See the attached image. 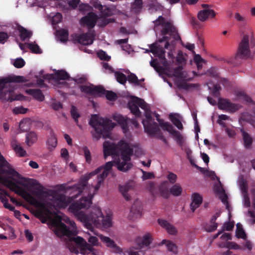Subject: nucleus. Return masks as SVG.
I'll return each mask as SVG.
<instances>
[{
    "mask_svg": "<svg viewBox=\"0 0 255 255\" xmlns=\"http://www.w3.org/2000/svg\"><path fill=\"white\" fill-rule=\"evenodd\" d=\"M133 102L134 103L138 105V107H140L142 109L144 110V111L150 109L149 106L143 100L137 97H133Z\"/></svg>",
    "mask_w": 255,
    "mask_h": 255,
    "instance_id": "38",
    "label": "nucleus"
},
{
    "mask_svg": "<svg viewBox=\"0 0 255 255\" xmlns=\"http://www.w3.org/2000/svg\"><path fill=\"white\" fill-rule=\"evenodd\" d=\"M89 244L93 246H98V239L95 236H90L88 239Z\"/></svg>",
    "mask_w": 255,
    "mask_h": 255,
    "instance_id": "61",
    "label": "nucleus"
},
{
    "mask_svg": "<svg viewBox=\"0 0 255 255\" xmlns=\"http://www.w3.org/2000/svg\"><path fill=\"white\" fill-rule=\"evenodd\" d=\"M37 140V135L36 132L34 131H30L26 133V142L28 146H30Z\"/></svg>",
    "mask_w": 255,
    "mask_h": 255,
    "instance_id": "33",
    "label": "nucleus"
},
{
    "mask_svg": "<svg viewBox=\"0 0 255 255\" xmlns=\"http://www.w3.org/2000/svg\"><path fill=\"white\" fill-rule=\"evenodd\" d=\"M98 56L99 58L101 60H105V61H109L111 59V57L109 56L106 52L104 51L103 50H100L98 52Z\"/></svg>",
    "mask_w": 255,
    "mask_h": 255,
    "instance_id": "54",
    "label": "nucleus"
},
{
    "mask_svg": "<svg viewBox=\"0 0 255 255\" xmlns=\"http://www.w3.org/2000/svg\"><path fill=\"white\" fill-rule=\"evenodd\" d=\"M128 83L132 84L135 86H139V80L137 77L134 73H131L128 70Z\"/></svg>",
    "mask_w": 255,
    "mask_h": 255,
    "instance_id": "44",
    "label": "nucleus"
},
{
    "mask_svg": "<svg viewBox=\"0 0 255 255\" xmlns=\"http://www.w3.org/2000/svg\"><path fill=\"white\" fill-rule=\"evenodd\" d=\"M153 53L155 56H157L159 59L161 63L165 67V69L168 71L171 72L170 65L165 58V51L162 47L154 43L150 46V50H147Z\"/></svg>",
    "mask_w": 255,
    "mask_h": 255,
    "instance_id": "9",
    "label": "nucleus"
},
{
    "mask_svg": "<svg viewBox=\"0 0 255 255\" xmlns=\"http://www.w3.org/2000/svg\"><path fill=\"white\" fill-rule=\"evenodd\" d=\"M56 36L61 42H66L68 38V31L65 29H61L57 31Z\"/></svg>",
    "mask_w": 255,
    "mask_h": 255,
    "instance_id": "35",
    "label": "nucleus"
},
{
    "mask_svg": "<svg viewBox=\"0 0 255 255\" xmlns=\"http://www.w3.org/2000/svg\"><path fill=\"white\" fill-rule=\"evenodd\" d=\"M155 126L151 128L146 127L145 128V132L150 136H156L160 140L164 139L165 137L163 136L162 132L159 128L157 123L154 124Z\"/></svg>",
    "mask_w": 255,
    "mask_h": 255,
    "instance_id": "20",
    "label": "nucleus"
},
{
    "mask_svg": "<svg viewBox=\"0 0 255 255\" xmlns=\"http://www.w3.org/2000/svg\"><path fill=\"white\" fill-rule=\"evenodd\" d=\"M25 62L22 58H16L13 62V66L17 68H21L25 65Z\"/></svg>",
    "mask_w": 255,
    "mask_h": 255,
    "instance_id": "53",
    "label": "nucleus"
},
{
    "mask_svg": "<svg viewBox=\"0 0 255 255\" xmlns=\"http://www.w3.org/2000/svg\"><path fill=\"white\" fill-rule=\"evenodd\" d=\"M25 92L38 101H43L44 100V96L40 89H29L26 90Z\"/></svg>",
    "mask_w": 255,
    "mask_h": 255,
    "instance_id": "27",
    "label": "nucleus"
},
{
    "mask_svg": "<svg viewBox=\"0 0 255 255\" xmlns=\"http://www.w3.org/2000/svg\"><path fill=\"white\" fill-rule=\"evenodd\" d=\"M176 62L178 64H182L186 62V59L184 57L183 53L181 51H179L178 53V55L176 57Z\"/></svg>",
    "mask_w": 255,
    "mask_h": 255,
    "instance_id": "57",
    "label": "nucleus"
},
{
    "mask_svg": "<svg viewBox=\"0 0 255 255\" xmlns=\"http://www.w3.org/2000/svg\"><path fill=\"white\" fill-rule=\"evenodd\" d=\"M156 120L159 126L164 130L169 132L171 135L175 138L177 143L181 146L183 144V137L180 133L173 128V127L168 122H164L162 119H159V115L155 114Z\"/></svg>",
    "mask_w": 255,
    "mask_h": 255,
    "instance_id": "7",
    "label": "nucleus"
},
{
    "mask_svg": "<svg viewBox=\"0 0 255 255\" xmlns=\"http://www.w3.org/2000/svg\"><path fill=\"white\" fill-rule=\"evenodd\" d=\"M9 36L5 32H0V43H4L8 38Z\"/></svg>",
    "mask_w": 255,
    "mask_h": 255,
    "instance_id": "64",
    "label": "nucleus"
},
{
    "mask_svg": "<svg viewBox=\"0 0 255 255\" xmlns=\"http://www.w3.org/2000/svg\"><path fill=\"white\" fill-rule=\"evenodd\" d=\"M201 6L204 9L199 11L197 15L198 18L201 21H206L209 17L214 18L216 16V13L215 11L210 8L211 7L210 5L202 4Z\"/></svg>",
    "mask_w": 255,
    "mask_h": 255,
    "instance_id": "14",
    "label": "nucleus"
},
{
    "mask_svg": "<svg viewBox=\"0 0 255 255\" xmlns=\"http://www.w3.org/2000/svg\"><path fill=\"white\" fill-rule=\"evenodd\" d=\"M79 183L77 184H76L71 187V188L73 189L75 191L77 192V194L76 195H73L71 197H67L64 194H59L55 191L52 192L51 195L57 201L60 207L63 208H66L72 202L73 200L77 198L78 194H81L85 188L82 190L81 192H78L77 189L75 187Z\"/></svg>",
    "mask_w": 255,
    "mask_h": 255,
    "instance_id": "8",
    "label": "nucleus"
},
{
    "mask_svg": "<svg viewBox=\"0 0 255 255\" xmlns=\"http://www.w3.org/2000/svg\"><path fill=\"white\" fill-rule=\"evenodd\" d=\"M167 178L171 183L174 184L176 181L177 176L175 174L169 172L167 175Z\"/></svg>",
    "mask_w": 255,
    "mask_h": 255,
    "instance_id": "62",
    "label": "nucleus"
},
{
    "mask_svg": "<svg viewBox=\"0 0 255 255\" xmlns=\"http://www.w3.org/2000/svg\"><path fill=\"white\" fill-rule=\"evenodd\" d=\"M179 116V115L178 114H170L169 116V118L175 126L179 129L182 130L183 128V127L180 120L177 117Z\"/></svg>",
    "mask_w": 255,
    "mask_h": 255,
    "instance_id": "34",
    "label": "nucleus"
},
{
    "mask_svg": "<svg viewBox=\"0 0 255 255\" xmlns=\"http://www.w3.org/2000/svg\"><path fill=\"white\" fill-rule=\"evenodd\" d=\"M10 164L5 160L4 157L0 153V167H7L9 168Z\"/></svg>",
    "mask_w": 255,
    "mask_h": 255,
    "instance_id": "60",
    "label": "nucleus"
},
{
    "mask_svg": "<svg viewBox=\"0 0 255 255\" xmlns=\"http://www.w3.org/2000/svg\"><path fill=\"white\" fill-rule=\"evenodd\" d=\"M142 210L143 208L141 201L136 199L134 201L130 208L128 216L133 220L138 219L141 216Z\"/></svg>",
    "mask_w": 255,
    "mask_h": 255,
    "instance_id": "13",
    "label": "nucleus"
},
{
    "mask_svg": "<svg viewBox=\"0 0 255 255\" xmlns=\"http://www.w3.org/2000/svg\"><path fill=\"white\" fill-rule=\"evenodd\" d=\"M143 7L142 0H134L131 3L130 11L135 14L139 13Z\"/></svg>",
    "mask_w": 255,
    "mask_h": 255,
    "instance_id": "30",
    "label": "nucleus"
},
{
    "mask_svg": "<svg viewBox=\"0 0 255 255\" xmlns=\"http://www.w3.org/2000/svg\"><path fill=\"white\" fill-rule=\"evenodd\" d=\"M105 96L106 99L109 101L115 102L118 99L117 94L112 91L106 90Z\"/></svg>",
    "mask_w": 255,
    "mask_h": 255,
    "instance_id": "47",
    "label": "nucleus"
},
{
    "mask_svg": "<svg viewBox=\"0 0 255 255\" xmlns=\"http://www.w3.org/2000/svg\"><path fill=\"white\" fill-rule=\"evenodd\" d=\"M12 147L13 150L19 155L20 157H23L26 155V153L25 150H24V149L20 145L13 143Z\"/></svg>",
    "mask_w": 255,
    "mask_h": 255,
    "instance_id": "46",
    "label": "nucleus"
},
{
    "mask_svg": "<svg viewBox=\"0 0 255 255\" xmlns=\"http://www.w3.org/2000/svg\"><path fill=\"white\" fill-rule=\"evenodd\" d=\"M237 229L236 232V236L238 239H246V234L244 230L242 225L240 223H237L236 225Z\"/></svg>",
    "mask_w": 255,
    "mask_h": 255,
    "instance_id": "41",
    "label": "nucleus"
},
{
    "mask_svg": "<svg viewBox=\"0 0 255 255\" xmlns=\"http://www.w3.org/2000/svg\"><path fill=\"white\" fill-rule=\"evenodd\" d=\"M119 191L125 200L128 201V183H126L124 185H120Z\"/></svg>",
    "mask_w": 255,
    "mask_h": 255,
    "instance_id": "52",
    "label": "nucleus"
},
{
    "mask_svg": "<svg viewBox=\"0 0 255 255\" xmlns=\"http://www.w3.org/2000/svg\"><path fill=\"white\" fill-rule=\"evenodd\" d=\"M2 184L8 188L12 191L21 196L25 199L29 201H35V198L27 192L24 188L17 185L12 181L14 180L13 178H1Z\"/></svg>",
    "mask_w": 255,
    "mask_h": 255,
    "instance_id": "6",
    "label": "nucleus"
},
{
    "mask_svg": "<svg viewBox=\"0 0 255 255\" xmlns=\"http://www.w3.org/2000/svg\"><path fill=\"white\" fill-rule=\"evenodd\" d=\"M113 119L118 123L122 128L124 133L126 134L128 132V119L125 118L119 114H114Z\"/></svg>",
    "mask_w": 255,
    "mask_h": 255,
    "instance_id": "21",
    "label": "nucleus"
},
{
    "mask_svg": "<svg viewBox=\"0 0 255 255\" xmlns=\"http://www.w3.org/2000/svg\"><path fill=\"white\" fill-rule=\"evenodd\" d=\"M158 223L162 227L165 228L169 234L174 235L177 234V231L175 227L167 221L162 219H158Z\"/></svg>",
    "mask_w": 255,
    "mask_h": 255,
    "instance_id": "25",
    "label": "nucleus"
},
{
    "mask_svg": "<svg viewBox=\"0 0 255 255\" xmlns=\"http://www.w3.org/2000/svg\"><path fill=\"white\" fill-rule=\"evenodd\" d=\"M133 97L128 95V98L131 99L128 101V109L130 110L131 113L134 115L136 117H139L141 116V113L139 110L138 106L133 102Z\"/></svg>",
    "mask_w": 255,
    "mask_h": 255,
    "instance_id": "28",
    "label": "nucleus"
},
{
    "mask_svg": "<svg viewBox=\"0 0 255 255\" xmlns=\"http://www.w3.org/2000/svg\"><path fill=\"white\" fill-rule=\"evenodd\" d=\"M27 111H28L27 109L24 108L23 107H15L13 109V113L16 115L19 114H25Z\"/></svg>",
    "mask_w": 255,
    "mask_h": 255,
    "instance_id": "58",
    "label": "nucleus"
},
{
    "mask_svg": "<svg viewBox=\"0 0 255 255\" xmlns=\"http://www.w3.org/2000/svg\"><path fill=\"white\" fill-rule=\"evenodd\" d=\"M183 68L182 66H178L173 69L172 76L173 77L181 79L183 81H190L192 80V78H188L186 74L183 71Z\"/></svg>",
    "mask_w": 255,
    "mask_h": 255,
    "instance_id": "23",
    "label": "nucleus"
},
{
    "mask_svg": "<svg viewBox=\"0 0 255 255\" xmlns=\"http://www.w3.org/2000/svg\"><path fill=\"white\" fill-rule=\"evenodd\" d=\"M57 143L56 137L53 131H51L50 136L48 137L46 144L48 148L51 150L56 147Z\"/></svg>",
    "mask_w": 255,
    "mask_h": 255,
    "instance_id": "32",
    "label": "nucleus"
},
{
    "mask_svg": "<svg viewBox=\"0 0 255 255\" xmlns=\"http://www.w3.org/2000/svg\"><path fill=\"white\" fill-rule=\"evenodd\" d=\"M221 90V87L219 84H215L213 87L212 95L216 97L220 96V91Z\"/></svg>",
    "mask_w": 255,
    "mask_h": 255,
    "instance_id": "56",
    "label": "nucleus"
},
{
    "mask_svg": "<svg viewBox=\"0 0 255 255\" xmlns=\"http://www.w3.org/2000/svg\"><path fill=\"white\" fill-rule=\"evenodd\" d=\"M153 239L150 233H146L142 237H138L136 238V242L139 249L144 248H149V246L152 243Z\"/></svg>",
    "mask_w": 255,
    "mask_h": 255,
    "instance_id": "18",
    "label": "nucleus"
},
{
    "mask_svg": "<svg viewBox=\"0 0 255 255\" xmlns=\"http://www.w3.org/2000/svg\"><path fill=\"white\" fill-rule=\"evenodd\" d=\"M71 114L72 117L74 119L75 122L78 123V119L80 117L76 108L74 106H72L71 110Z\"/></svg>",
    "mask_w": 255,
    "mask_h": 255,
    "instance_id": "59",
    "label": "nucleus"
},
{
    "mask_svg": "<svg viewBox=\"0 0 255 255\" xmlns=\"http://www.w3.org/2000/svg\"><path fill=\"white\" fill-rule=\"evenodd\" d=\"M53 79L56 80H65L69 79V75L64 70H58L51 75Z\"/></svg>",
    "mask_w": 255,
    "mask_h": 255,
    "instance_id": "31",
    "label": "nucleus"
},
{
    "mask_svg": "<svg viewBox=\"0 0 255 255\" xmlns=\"http://www.w3.org/2000/svg\"><path fill=\"white\" fill-rule=\"evenodd\" d=\"M218 106L219 109L230 113H235L241 107L239 104L233 103L228 99L222 98L219 99Z\"/></svg>",
    "mask_w": 255,
    "mask_h": 255,
    "instance_id": "12",
    "label": "nucleus"
},
{
    "mask_svg": "<svg viewBox=\"0 0 255 255\" xmlns=\"http://www.w3.org/2000/svg\"><path fill=\"white\" fill-rule=\"evenodd\" d=\"M27 45L28 48L32 52L36 54H40L42 53L41 49L37 44L29 43L27 44Z\"/></svg>",
    "mask_w": 255,
    "mask_h": 255,
    "instance_id": "48",
    "label": "nucleus"
},
{
    "mask_svg": "<svg viewBox=\"0 0 255 255\" xmlns=\"http://www.w3.org/2000/svg\"><path fill=\"white\" fill-rule=\"evenodd\" d=\"M95 34L94 32L85 33L81 34H76L75 40L83 45H88L92 44L94 40Z\"/></svg>",
    "mask_w": 255,
    "mask_h": 255,
    "instance_id": "16",
    "label": "nucleus"
},
{
    "mask_svg": "<svg viewBox=\"0 0 255 255\" xmlns=\"http://www.w3.org/2000/svg\"><path fill=\"white\" fill-rule=\"evenodd\" d=\"M217 224H213L210 223V224H206L204 226V228L207 232H212L217 229Z\"/></svg>",
    "mask_w": 255,
    "mask_h": 255,
    "instance_id": "55",
    "label": "nucleus"
},
{
    "mask_svg": "<svg viewBox=\"0 0 255 255\" xmlns=\"http://www.w3.org/2000/svg\"><path fill=\"white\" fill-rule=\"evenodd\" d=\"M73 241L80 248V253L83 255L89 253H91L93 255H98L97 251L92 246L87 243L83 238L78 236L74 238Z\"/></svg>",
    "mask_w": 255,
    "mask_h": 255,
    "instance_id": "10",
    "label": "nucleus"
},
{
    "mask_svg": "<svg viewBox=\"0 0 255 255\" xmlns=\"http://www.w3.org/2000/svg\"><path fill=\"white\" fill-rule=\"evenodd\" d=\"M155 26L161 25L162 29L161 30V34L163 36L162 38L158 40L159 42L166 41L164 48L167 49L169 45V37L166 35L170 33V35L174 41H181V38L178 33L177 29L170 22L165 21V18L161 15L159 16L157 19L154 21Z\"/></svg>",
    "mask_w": 255,
    "mask_h": 255,
    "instance_id": "5",
    "label": "nucleus"
},
{
    "mask_svg": "<svg viewBox=\"0 0 255 255\" xmlns=\"http://www.w3.org/2000/svg\"><path fill=\"white\" fill-rule=\"evenodd\" d=\"M182 188L179 184L176 183L170 189V193L174 196H179L181 194Z\"/></svg>",
    "mask_w": 255,
    "mask_h": 255,
    "instance_id": "40",
    "label": "nucleus"
},
{
    "mask_svg": "<svg viewBox=\"0 0 255 255\" xmlns=\"http://www.w3.org/2000/svg\"><path fill=\"white\" fill-rule=\"evenodd\" d=\"M100 237L101 241L105 244L108 248L111 249L112 252L119 254H121L123 252V249L118 246L115 242L109 237L103 235H101Z\"/></svg>",
    "mask_w": 255,
    "mask_h": 255,
    "instance_id": "17",
    "label": "nucleus"
},
{
    "mask_svg": "<svg viewBox=\"0 0 255 255\" xmlns=\"http://www.w3.org/2000/svg\"><path fill=\"white\" fill-rule=\"evenodd\" d=\"M144 116L145 117L146 119L143 120L142 121L144 130H145V128L146 127H148L149 128L154 127L155 126L154 124L156 123L154 121V119L152 118L150 109L144 111Z\"/></svg>",
    "mask_w": 255,
    "mask_h": 255,
    "instance_id": "22",
    "label": "nucleus"
},
{
    "mask_svg": "<svg viewBox=\"0 0 255 255\" xmlns=\"http://www.w3.org/2000/svg\"><path fill=\"white\" fill-rule=\"evenodd\" d=\"M17 30L19 33L20 39L22 41L30 38L32 35V32L31 31L27 30L20 25L17 26Z\"/></svg>",
    "mask_w": 255,
    "mask_h": 255,
    "instance_id": "29",
    "label": "nucleus"
},
{
    "mask_svg": "<svg viewBox=\"0 0 255 255\" xmlns=\"http://www.w3.org/2000/svg\"><path fill=\"white\" fill-rule=\"evenodd\" d=\"M82 149L84 152V156L86 159V161L89 164L91 163L92 158L90 151L89 150L88 148L86 146L83 147Z\"/></svg>",
    "mask_w": 255,
    "mask_h": 255,
    "instance_id": "51",
    "label": "nucleus"
},
{
    "mask_svg": "<svg viewBox=\"0 0 255 255\" xmlns=\"http://www.w3.org/2000/svg\"><path fill=\"white\" fill-rule=\"evenodd\" d=\"M202 197L198 193H194L192 195V202L190 204L191 210L192 212L198 208L202 203Z\"/></svg>",
    "mask_w": 255,
    "mask_h": 255,
    "instance_id": "24",
    "label": "nucleus"
},
{
    "mask_svg": "<svg viewBox=\"0 0 255 255\" xmlns=\"http://www.w3.org/2000/svg\"><path fill=\"white\" fill-rule=\"evenodd\" d=\"M147 188L153 198H155L158 193L155 191V184L153 182L149 181L147 183Z\"/></svg>",
    "mask_w": 255,
    "mask_h": 255,
    "instance_id": "49",
    "label": "nucleus"
},
{
    "mask_svg": "<svg viewBox=\"0 0 255 255\" xmlns=\"http://www.w3.org/2000/svg\"><path fill=\"white\" fill-rule=\"evenodd\" d=\"M93 195H88V197H83L80 200L74 201L68 208L69 211L83 224L87 229L93 230V225L97 228H109L112 226V215L110 213L105 217L101 210L98 207L92 209L89 215L85 214L82 209L89 208L92 204Z\"/></svg>",
    "mask_w": 255,
    "mask_h": 255,
    "instance_id": "2",
    "label": "nucleus"
},
{
    "mask_svg": "<svg viewBox=\"0 0 255 255\" xmlns=\"http://www.w3.org/2000/svg\"><path fill=\"white\" fill-rule=\"evenodd\" d=\"M207 76L215 78L218 79L219 78V73L218 72V69L212 67L209 69L205 73Z\"/></svg>",
    "mask_w": 255,
    "mask_h": 255,
    "instance_id": "43",
    "label": "nucleus"
},
{
    "mask_svg": "<svg viewBox=\"0 0 255 255\" xmlns=\"http://www.w3.org/2000/svg\"><path fill=\"white\" fill-rule=\"evenodd\" d=\"M129 139L130 135L128 134V141ZM142 154L143 151L138 144H132L128 142V161L130 160V156L134 155L136 157H140Z\"/></svg>",
    "mask_w": 255,
    "mask_h": 255,
    "instance_id": "19",
    "label": "nucleus"
},
{
    "mask_svg": "<svg viewBox=\"0 0 255 255\" xmlns=\"http://www.w3.org/2000/svg\"><path fill=\"white\" fill-rule=\"evenodd\" d=\"M114 73L116 80L119 83L121 84H124L126 83L127 77L124 74L117 71H116Z\"/></svg>",
    "mask_w": 255,
    "mask_h": 255,
    "instance_id": "45",
    "label": "nucleus"
},
{
    "mask_svg": "<svg viewBox=\"0 0 255 255\" xmlns=\"http://www.w3.org/2000/svg\"><path fill=\"white\" fill-rule=\"evenodd\" d=\"M244 145L246 148H249L253 143V139L250 135L243 129H241Z\"/></svg>",
    "mask_w": 255,
    "mask_h": 255,
    "instance_id": "37",
    "label": "nucleus"
},
{
    "mask_svg": "<svg viewBox=\"0 0 255 255\" xmlns=\"http://www.w3.org/2000/svg\"><path fill=\"white\" fill-rule=\"evenodd\" d=\"M106 90L101 85L95 86H93V92L92 96L98 97H103L105 96Z\"/></svg>",
    "mask_w": 255,
    "mask_h": 255,
    "instance_id": "36",
    "label": "nucleus"
},
{
    "mask_svg": "<svg viewBox=\"0 0 255 255\" xmlns=\"http://www.w3.org/2000/svg\"><path fill=\"white\" fill-rule=\"evenodd\" d=\"M250 55L249 36L245 35L240 43L236 58L247 59Z\"/></svg>",
    "mask_w": 255,
    "mask_h": 255,
    "instance_id": "11",
    "label": "nucleus"
},
{
    "mask_svg": "<svg viewBox=\"0 0 255 255\" xmlns=\"http://www.w3.org/2000/svg\"><path fill=\"white\" fill-rule=\"evenodd\" d=\"M103 151L105 158L108 156L112 155L114 158V160L107 162L104 165L97 168L95 171L82 176L80 179L79 184L75 186L79 193L81 192L82 190L86 188L88 181L92 176L98 174L102 171L101 173L97 175V182L94 186L95 191H98L101 184L104 182L105 179L109 175L114 163L117 165L119 170L122 171L128 170L127 142L121 140L117 144H115L110 141H105L103 143Z\"/></svg>",
    "mask_w": 255,
    "mask_h": 255,
    "instance_id": "1",
    "label": "nucleus"
},
{
    "mask_svg": "<svg viewBox=\"0 0 255 255\" xmlns=\"http://www.w3.org/2000/svg\"><path fill=\"white\" fill-rule=\"evenodd\" d=\"M26 81L24 77L14 75L0 79V98H4L8 101L23 100L25 97L21 94L13 96L14 89L11 86V83H21Z\"/></svg>",
    "mask_w": 255,
    "mask_h": 255,
    "instance_id": "3",
    "label": "nucleus"
},
{
    "mask_svg": "<svg viewBox=\"0 0 255 255\" xmlns=\"http://www.w3.org/2000/svg\"><path fill=\"white\" fill-rule=\"evenodd\" d=\"M62 15L60 13H57L52 18V22L54 24H57L61 21Z\"/></svg>",
    "mask_w": 255,
    "mask_h": 255,
    "instance_id": "63",
    "label": "nucleus"
},
{
    "mask_svg": "<svg viewBox=\"0 0 255 255\" xmlns=\"http://www.w3.org/2000/svg\"><path fill=\"white\" fill-rule=\"evenodd\" d=\"M162 244L166 245L167 249L169 252H172L175 254L177 253V247L173 243L169 241L163 240L162 241Z\"/></svg>",
    "mask_w": 255,
    "mask_h": 255,
    "instance_id": "39",
    "label": "nucleus"
},
{
    "mask_svg": "<svg viewBox=\"0 0 255 255\" xmlns=\"http://www.w3.org/2000/svg\"><path fill=\"white\" fill-rule=\"evenodd\" d=\"M59 229L63 235L70 236L72 235V232L63 223H60L59 224Z\"/></svg>",
    "mask_w": 255,
    "mask_h": 255,
    "instance_id": "42",
    "label": "nucleus"
},
{
    "mask_svg": "<svg viewBox=\"0 0 255 255\" xmlns=\"http://www.w3.org/2000/svg\"><path fill=\"white\" fill-rule=\"evenodd\" d=\"M158 192L160 196L163 198H168L169 196V191L168 181H163L159 185Z\"/></svg>",
    "mask_w": 255,
    "mask_h": 255,
    "instance_id": "26",
    "label": "nucleus"
},
{
    "mask_svg": "<svg viewBox=\"0 0 255 255\" xmlns=\"http://www.w3.org/2000/svg\"><path fill=\"white\" fill-rule=\"evenodd\" d=\"M98 19V15L95 13L90 12L81 19L80 22L81 25L92 28L95 26Z\"/></svg>",
    "mask_w": 255,
    "mask_h": 255,
    "instance_id": "15",
    "label": "nucleus"
},
{
    "mask_svg": "<svg viewBox=\"0 0 255 255\" xmlns=\"http://www.w3.org/2000/svg\"><path fill=\"white\" fill-rule=\"evenodd\" d=\"M89 125L94 129L92 134L93 137L97 140L102 136L104 138H109L111 130L116 125L111 120L99 118L96 115L92 116Z\"/></svg>",
    "mask_w": 255,
    "mask_h": 255,
    "instance_id": "4",
    "label": "nucleus"
},
{
    "mask_svg": "<svg viewBox=\"0 0 255 255\" xmlns=\"http://www.w3.org/2000/svg\"><path fill=\"white\" fill-rule=\"evenodd\" d=\"M93 86L81 85L79 88L82 92L92 95Z\"/></svg>",
    "mask_w": 255,
    "mask_h": 255,
    "instance_id": "50",
    "label": "nucleus"
}]
</instances>
